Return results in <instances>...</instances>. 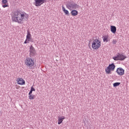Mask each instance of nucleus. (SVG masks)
<instances>
[{
    "mask_svg": "<svg viewBox=\"0 0 129 129\" xmlns=\"http://www.w3.org/2000/svg\"><path fill=\"white\" fill-rule=\"evenodd\" d=\"M3 8H8L9 7V4H5L4 5L2 6Z\"/></svg>",
    "mask_w": 129,
    "mask_h": 129,
    "instance_id": "20",
    "label": "nucleus"
},
{
    "mask_svg": "<svg viewBox=\"0 0 129 129\" xmlns=\"http://www.w3.org/2000/svg\"><path fill=\"white\" fill-rule=\"evenodd\" d=\"M16 81L17 84H19V85H25L26 84V81L22 78L17 79Z\"/></svg>",
    "mask_w": 129,
    "mask_h": 129,
    "instance_id": "10",
    "label": "nucleus"
},
{
    "mask_svg": "<svg viewBox=\"0 0 129 129\" xmlns=\"http://www.w3.org/2000/svg\"><path fill=\"white\" fill-rule=\"evenodd\" d=\"M116 73L119 76L124 75V70L122 68H118L116 70Z\"/></svg>",
    "mask_w": 129,
    "mask_h": 129,
    "instance_id": "8",
    "label": "nucleus"
},
{
    "mask_svg": "<svg viewBox=\"0 0 129 129\" xmlns=\"http://www.w3.org/2000/svg\"><path fill=\"white\" fill-rule=\"evenodd\" d=\"M110 30L111 33L113 34H115L116 33V27L112 25L110 26Z\"/></svg>",
    "mask_w": 129,
    "mask_h": 129,
    "instance_id": "13",
    "label": "nucleus"
},
{
    "mask_svg": "<svg viewBox=\"0 0 129 129\" xmlns=\"http://www.w3.org/2000/svg\"><path fill=\"white\" fill-rule=\"evenodd\" d=\"M32 93H33V91H31L30 90V91L29 92V94H28V95H32Z\"/></svg>",
    "mask_w": 129,
    "mask_h": 129,
    "instance_id": "22",
    "label": "nucleus"
},
{
    "mask_svg": "<svg viewBox=\"0 0 129 129\" xmlns=\"http://www.w3.org/2000/svg\"><path fill=\"white\" fill-rule=\"evenodd\" d=\"M2 4L3 5H6V4H8V0H3L2 1Z\"/></svg>",
    "mask_w": 129,
    "mask_h": 129,
    "instance_id": "19",
    "label": "nucleus"
},
{
    "mask_svg": "<svg viewBox=\"0 0 129 129\" xmlns=\"http://www.w3.org/2000/svg\"><path fill=\"white\" fill-rule=\"evenodd\" d=\"M101 47V40L96 39L92 42V48L93 50H98Z\"/></svg>",
    "mask_w": 129,
    "mask_h": 129,
    "instance_id": "2",
    "label": "nucleus"
},
{
    "mask_svg": "<svg viewBox=\"0 0 129 129\" xmlns=\"http://www.w3.org/2000/svg\"><path fill=\"white\" fill-rule=\"evenodd\" d=\"M29 51L30 54L31 56H34V54H36V50H35V48H34L32 45L31 46Z\"/></svg>",
    "mask_w": 129,
    "mask_h": 129,
    "instance_id": "12",
    "label": "nucleus"
},
{
    "mask_svg": "<svg viewBox=\"0 0 129 129\" xmlns=\"http://www.w3.org/2000/svg\"><path fill=\"white\" fill-rule=\"evenodd\" d=\"M126 56L122 54L118 53L116 56H114L113 59L115 61H123L124 59H126Z\"/></svg>",
    "mask_w": 129,
    "mask_h": 129,
    "instance_id": "6",
    "label": "nucleus"
},
{
    "mask_svg": "<svg viewBox=\"0 0 129 129\" xmlns=\"http://www.w3.org/2000/svg\"><path fill=\"white\" fill-rule=\"evenodd\" d=\"M31 41H32V35L31 34V33H30V31H28L26 35V39L24 41V44H29Z\"/></svg>",
    "mask_w": 129,
    "mask_h": 129,
    "instance_id": "7",
    "label": "nucleus"
},
{
    "mask_svg": "<svg viewBox=\"0 0 129 129\" xmlns=\"http://www.w3.org/2000/svg\"><path fill=\"white\" fill-rule=\"evenodd\" d=\"M67 8L70 11H72L73 10H78L80 9V6L79 5L74 2H70L67 4Z\"/></svg>",
    "mask_w": 129,
    "mask_h": 129,
    "instance_id": "3",
    "label": "nucleus"
},
{
    "mask_svg": "<svg viewBox=\"0 0 129 129\" xmlns=\"http://www.w3.org/2000/svg\"><path fill=\"white\" fill-rule=\"evenodd\" d=\"M119 85H120V83H114L113 84V86L114 87H116V86H119Z\"/></svg>",
    "mask_w": 129,
    "mask_h": 129,
    "instance_id": "18",
    "label": "nucleus"
},
{
    "mask_svg": "<svg viewBox=\"0 0 129 129\" xmlns=\"http://www.w3.org/2000/svg\"><path fill=\"white\" fill-rule=\"evenodd\" d=\"M66 117L64 116H59L58 117V122L57 124H61L62 122H63V120L65 119Z\"/></svg>",
    "mask_w": 129,
    "mask_h": 129,
    "instance_id": "11",
    "label": "nucleus"
},
{
    "mask_svg": "<svg viewBox=\"0 0 129 129\" xmlns=\"http://www.w3.org/2000/svg\"><path fill=\"white\" fill-rule=\"evenodd\" d=\"M103 42H106L107 43V42L109 41V37L107 35H106L103 37Z\"/></svg>",
    "mask_w": 129,
    "mask_h": 129,
    "instance_id": "14",
    "label": "nucleus"
},
{
    "mask_svg": "<svg viewBox=\"0 0 129 129\" xmlns=\"http://www.w3.org/2000/svg\"><path fill=\"white\" fill-rule=\"evenodd\" d=\"M71 13L72 16L75 17L78 15V11L73 9V10H72Z\"/></svg>",
    "mask_w": 129,
    "mask_h": 129,
    "instance_id": "15",
    "label": "nucleus"
},
{
    "mask_svg": "<svg viewBox=\"0 0 129 129\" xmlns=\"http://www.w3.org/2000/svg\"><path fill=\"white\" fill-rule=\"evenodd\" d=\"M29 99L32 100V99H35L36 98V96L34 95H29Z\"/></svg>",
    "mask_w": 129,
    "mask_h": 129,
    "instance_id": "17",
    "label": "nucleus"
},
{
    "mask_svg": "<svg viewBox=\"0 0 129 129\" xmlns=\"http://www.w3.org/2000/svg\"><path fill=\"white\" fill-rule=\"evenodd\" d=\"M28 19L29 15L25 12L17 10L12 15V20L18 24H23V22L28 21Z\"/></svg>",
    "mask_w": 129,
    "mask_h": 129,
    "instance_id": "1",
    "label": "nucleus"
},
{
    "mask_svg": "<svg viewBox=\"0 0 129 129\" xmlns=\"http://www.w3.org/2000/svg\"><path fill=\"white\" fill-rule=\"evenodd\" d=\"M113 43H114V44H116V40H113Z\"/></svg>",
    "mask_w": 129,
    "mask_h": 129,
    "instance_id": "23",
    "label": "nucleus"
},
{
    "mask_svg": "<svg viewBox=\"0 0 129 129\" xmlns=\"http://www.w3.org/2000/svg\"><path fill=\"white\" fill-rule=\"evenodd\" d=\"M19 88H20V86L17 87L16 89H19Z\"/></svg>",
    "mask_w": 129,
    "mask_h": 129,
    "instance_id": "24",
    "label": "nucleus"
},
{
    "mask_svg": "<svg viewBox=\"0 0 129 129\" xmlns=\"http://www.w3.org/2000/svg\"><path fill=\"white\" fill-rule=\"evenodd\" d=\"M30 90H31V91H36V89H35V88L33 87V86L31 87Z\"/></svg>",
    "mask_w": 129,
    "mask_h": 129,
    "instance_id": "21",
    "label": "nucleus"
},
{
    "mask_svg": "<svg viewBox=\"0 0 129 129\" xmlns=\"http://www.w3.org/2000/svg\"><path fill=\"white\" fill-rule=\"evenodd\" d=\"M25 65L29 68H32L35 65V61L31 57H26L25 59Z\"/></svg>",
    "mask_w": 129,
    "mask_h": 129,
    "instance_id": "5",
    "label": "nucleus"
},
{
    "mask_svg": "<svg viewBox=\"0 0 129 129\" xmlns=\"http://www.w3.org/2000/svg\"><path fill=\"white\" fill-rule=\"evenodd\" d=\"M62 11L63 13H64L65 15H66V16H70V13H69V11L66 10V9H65V7L63 6H62Z\"/></svg>",
    "mask_w": 129,
    "mask_h": 129,
    "instance_id": "16",
    "label": "nucleus"
},
{
    "mask_svg": "<svg viewBox=\"0 0 129 129\" xmlns=\"http://www.w3.org/2000/svg\"><path fill=\"white\" fill-rule=\"evenodd\" d=\"M35 7H41L43 4L46 3V0H34Z\"/></svg>",
    "mask_w": 129,
    "mask_h": 129,
    "instance_id": "9",
    "label": "nucleus"
},
{
    "mask_svg": "<svg viewBox=\"0 0 129 129\" xmlns=\"http://www.w3.org/2000/svg\"><path fill=\"white\" fill-rule=\"evenodd\" d=\"M115 69V65L114 63H112L109 64L107 67H106L105 69L106 74H111L113 71H114Z\"/></svg>",
    "mask_w": 129,
    "mask_h": 129,
    "instance_id": "4",
    "label": "nucleus"
}]
</instances>
